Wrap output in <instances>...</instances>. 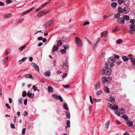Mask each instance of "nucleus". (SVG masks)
<instances>
[{"label": "nucleus", "instance_id": "nucleus-1", "mask_svg": "<svg viewBox=\"0 0 135 135\" xmlns=\"http://www.w3.org/2000/svg\"><path fill=\"white\" fill-rule=\"evenodd\" d=\"M118 11L119 13H123L125 14L128 13L130 11V9L127 6L125 7L122 8L121 7H119L118 9Z\"/></svg>", "mask_w": 135, "mask_h": 135}, {"label": "nucleus", "instance_id": "nucleus-2", "mask_svg": "<svg viewBox=\"0 0 135 135\" xmlns=\"http://www.w3.org/2000/svg\"><path fill=\"white\" fill-rule=\"evenodd\" d=\"M75 42L78 46L82 47L83 46V44L81 40L79 38L75 37Z\"/></svg>", "mask_w": 135, "mask_h": 135}, {"label": "nucleus", "instance_id": "nucleus-3", "mask_svg": "<svg viewBox=\"0 0 135 135\" xmlns=\"http://www.w3.org/2000/svg\"><path fill=\"white\" fill-rule=\"evenodd\" d=\"M111 71V69L109 68H106L105 69H103L102 70L103 74L108 75H109L110 74Z\"/></svg>", "mask_w": 135, "mask_h": 135}, {"label": "nucleus", "instance_id": "nucleus-4", "mask_svg": "<svg viewBox=\"0 0 135 135\" xmlns=\"http://www.w3.org/2000/svg\"><path fill=\"white\" fill-rule=\"evenodd\" d=\"M49 11L47 10V11L43 10L39 12L37 15V16L38 17H41L44 14H46Z\"/></svg>", "mask_w": 135, "mask_h": 135}, {"label": "nucleus", "instance_id": "nucleus-5", "mask_svg": "<svg viewBox=\"0 0 135 135\" xmlns=\"http://www.w3.org/2000/svg\"><path fill=\"white\" fill-rule=\"evenodd\" d=\"M130 30L128 32L130 33H133V31H135V25L133 24H131L130 27Z\"/></svg>", "mask_w": 135, "mask_h": 135}, {"label": "nucleus", "instance_id": "nucleus-6", "mask_svg": "<svg viewBox=\"0 0 135 135\" xmlns=\"http://www.w3.org/2000/svg\"><path fill=\"white\" fill-rule=\"evenodd\" d=\"M54 19L52 18L50 21L47 22L44 25L45 27H47L50 25L54 22Z\"/></svg>", "mask_w": 135, "mask_h": 135}, {"label": "nucleus", "instance_id": "nucleus-7", "mask_svg": "<svg viewBox=\"0 0 135 135\" xmlns=\"http://www.w3.org/2000/svg\"><path fill=\"white\" fill-rule=\"evenodd\" d=\"M115 61V58L113 57H110L108 60V62L110 64H112Z\"/></svg>", "mask_w": 135, "mask_h": 135}, {"label": "nucleus", "instance_id": "nucleus-8", "mask_svg": "<svg viewBox=\"0 0 135 135\" xmlns=\"http://www.w3.org/2000/svg\"><path fill=\"white\" fill-rule=\"evenodd\" d=\"M31 65L32 67L37 71H39V69L38 66L35 63H32Z\"/></svg>", "mask_w": 135, "mask_h": 135}, {"label": "nucleus", "instance_id": "nucleus-9", "mask_svg": "<svg viewBox=\"0 0 135 135\" xmlns=\"http://www.w3.org/2000/svg\"><path fill=\"white\" fill-rule=\"evenodd\" d=\"M117 21L119 24H123L125 22V21L124 20L123 18H120L118 19Z\"/></svg>", "mask_w": 135, "mask_h": 135}, {"label": "nucleus", "instance_id": "nucleus-10", "mask_svg": "<svg viewBox=\"0 0 135 135\" xmlns=\"http://www.w3.org/2000/svg\"><path fill=\"white\" fill-rule=\"evenodd\" d=\"M101 86L100 83L99 82H98L97 84L94 85V87L96 90H97L100 88Z\"/></svg>", "mask_w": 135, "mask_h": 135}, {"label": "nucleus", "instance_id": "nucleus-11", "mask_svg": "<svg viewBox=\"0 0 135 135\" xmlns=\"http://www.w3.org/2000/svg\"><path fill=\"white\" fill-rule=\"evenodd\" d=\"M127 125L129 127H131L133 126V122L132 121L130 120H128L126 121Z\"/></svg>", "mask_w": 135, "mask_h": 135}, {"label": "nucleus", "instance_id": "nucleus-12", "mask_svg": "<svg viewBox=\"0 0 135 135\" xmlns=\"http://www.w3.org/2000/svg\"><path fill=\"white\" fill-rule=\"evenodd\" d=\"M35 8L34 7H32L31 8L27 10V11L23 12V13L22 15H25L27 13L29 12L30 11H32L33 10V9H34Z\"/></svg>", "mask_w": 135, "mask_h": 135}, {"label": "nucleus", "instance_id": "nucleus-13", "mask_svg": "<svg viewBox=\"0 0 135 135\" xmlns=\"http://www.w3.org/2000/svg\"><path fill=\"white\" fill-rule=\"evenodd\" d=\"M24 76L26 78H30L32 79H34L32 77V75L31 74H25L24 75Z\"/></svg>", "mask_w": 135, "mask_h": 135}, {"label": "nucleus", "instance_id": "nucleus-14", "mask_svg": "<svg viewBox=\"0 0 135 135\" xmlns=\"http://www.w3.org/2000/svg\"><path fill=\"white\" fill-rule=\"evenodd\" d=\"M109 100L112 103H113L114 102H115V98L114 97L112 96H111L110 97Z\"/></svg>", "mask_w": 135, "mask_h": 135}, {"label": "nucleus", "instance_id": "nucleus-15", "mask_svg": "<svg viewBox=\"0 0 135 135\" xmlns=\"http://www.w3.org/2000/svg\"><path fill=\"white\" fill-rule=\"evenodd\" d=\"M128 56L131 60V62H132V64H135V63L134 62V61H135V59L132 58V55H128Z\"/></svg>", "mask_w": 135, "mask_h": 135}, {"label": "nucleus", "instance_id": "nucleus-16", "mask_svg": "<svg viewBox=\"0 0 135 135\" xmlns=\"http://www.w3.org/2000/svg\"><path fill=\"white\" fill-rule=\"evenodd\" d=\"M62 41L60 40H58L57 43V46L58 47L61 46L62 45Z\"/></svg>", "mask_w": 135, "mask_h": 135}, {"label": "nucleus", "instance_id": "nucleus-17", "mask_svg": "<svg viewBox=\"0 0 135 135\" xmlns=\"http://www.w3.org/2000/svg\"><path fill=\"white\" fill-rule=\"evenodd\" d=\"M27 96L28 97H30L31 98H33L34 95L33 94L31 93L30 91H28L27 93Z\"/></svg>", "mask_w": 135, "mask_h": 135}, {"label": "nucleus", "instance_id": "nucleus-18", "mask_svg": "<svg viewBox=\"0 0 135 135\" xmlns=\"http://www.w3.org/2000/svg\"><path fill=\"white\" fill-rule=\"evenodd\" d=\"M123 19H124V20H129L130 18L129 16L128 15H125L123 16Z\"/></svg>", "mask_w": 135, "mask_h": 135}, {"label": "nucleus", "instance_id": "nucleus-19", "mask_svg": "<svg viewBox=\"0 0 135 135\" xmlns=\"http://www.w3.org/2000/svg\"><path fill=\"white\" fill-rule=\"evenodd\" d=\"M58 47H59L57 46H56L55 45H54L52 48V52H54V51H57L58 50Z\"/></svg>", "mask_w": 135, "mask_h": 135}, {"label": "nucleus", "instance_id": "nucleus-20", "mask_svg": "<svg viewBox=\"0 0 135 135\" xmlns=\"http://www.w3.org/2000/svg\"><path fill=\"white\" fill-rule=\"evenodd\" d=\"M119 110L121 114H123L125 112V109L124 108H121L119 109Z\"/></svg>", "mask_w": 135, "mask_h": 135}, {"label": "nucleus", "instance_id": "nucleus-21", "mask_svg": "<svg viewBox=\"0 0 135 135\" xmlns=\"http://www.w3.org/2000/svg\"><path fill=\"white\" fill-rule=\"evenodd\" d=\"M117 3L116 2H113L111 4V6L112 7L115 8L117 6Z\"/></svg>", "mask_w": 135, "mask_h": 135}, {"label": "nucleus", "instance_id": "nucleus-22", "mask_svg": "<svg viewBox=\"0 0 135 135\" xmlns=\"http://www.w3.org/2000/svg\"><path fill=\"white\" fill-rule=\"evenodd\" d=\"M44 75L46 76L49 77L50 75V72L49 71H46Z\"/></svg>", "mask_w": 135, "mask_h": 135}, {"label": "nucleus", "instance_id": "nucleus-23", "mask_svg": "<svg viewBox=\"0 0 135 135\" xmlns=\"http://www.w3.org/2000/svg\"><path fill=\"white\" fill-rule=\"evenodd\" d=\"M104 91L105 92L107 93H109L110 92L109 89L108 87L106 86L104 88Z\"/></svg>", "mask_w": 135, "mask_h": 135}, {"label": "nucleus", "instance_id": "nucleus-24", "mask_svg": "<svg viewBox=\"0 0 135 135\" xmlns=\"http://www.w3.org/2000/svg\"><path fill=\"white\" fill-rule=\"evenodd\" d=\"M120 14L119 13L115 14L114 15V18L116 19H118L120 18Z\"/></svg>", "mask_w": 135, "mask_h": 135}, {"label": "nucleus", "instance_id": "nucleus-25", "mask_svg": "<svg viewBox=\"0 0 135 135\" xmlns=\"http://www.w3.org/2000/svg\"><path fill=\"white\" fill-rule=\"evenodd\" d=\"M48 90L49 92H53V88L50 86H48Z\"/></svg>", "mask_w": 135, "mask_h": 135}, {"label": "nucleus", "instance_id": "nucleus-26", "mask_svg": "<svg viewBox=\"0 0 135 135\" xmlns=\"http://www.w3.org/2000/svg\"><path fill=\"white\" fill-rule=\"evenodd\" d=\"M8 59V57L7 56L6 58V59H4L2 60L3 64H4L7 61Z\"/></svg>", "mask_w": 135, "mask_h": 135}, {"label": "nucleus", "instance_id": "nucleus-27", "mask_svg": "<svg viewBox=\"0 0 135 135\" xmlns=\"http://www.w3.org/2000/svg\"><path fill=\"white\" fill-rule=\"evenodd\" d=\"M122 117L126 120H127L129 119L128 117L126 114L122 115Z\"/></svg>", "mask_w": 135, "mask_h": 135}, {"label": "nucleus", "instance_id": "nucleus-28", "mask_svg": "<svg viewBox=\"0 0 135 135\" xmlns=\"http://www.w3.org/2000/svg\"><path fill=\"white\" fill-rule=\"evenodd\" d=\"M110 123V121L109 120H108L107 121V122H106V124H105V126L106 128L107 129H108L109 126V124Z\"/></svg>", "mask_w": 135, "mask_h": 135}, {"label": "nucleus", "instance_id": "nucleus-29", "mask_svg": "<svg viewBox=\"0 0 135 135\" xmlns=\"http://www.w3.org/2000/svg\"><path fill=\"white\" fill-rule=\"evenodd\" d=\"M102 93V90H100L99 91H98L96 93V95L97 96L101 94Z\"/></svg>", "mask_w": 135, "mask_h": 135}, {"label": "nucleus", "instance_id": "nucleus-30", "mask_svg": "<svg viewBox=\"0 0 135 135\" xmlns=\"http://www.w3.org/2000/svg\"><path fill=\"white\" fill-rule=\"evenodd\" d=\"M63 107L66 110H68L69 108L67 104L66 103H64L63 104Z\"/></svg>", "mask_w": 135, "mask_h": 135}, {"label": "nucleus", "instance_id": "nucleus-31", "mask_svg": "<svg viewBox=\"0 0 135 135\" xmlns=\"http://www.w3.org/2000/svg\"><path fill=\"white\" fill-rule=\"evenodd\" d=\"M106 81L107 83L110 82L111 80V78L110 77H108L107 78H106Z\"/></svg>", "mask_w": 135, "mask_h": 135}, {"label": "nucleus", "instance_id": "nucleus-32", "mask_svg": "<svg viewBox=\"0 0 135 135\" xmlns=\"http://www.w3.org/2000/svg\"><path fill=\"white\" fill-rule=\"evenodd\" d=\"M123 42V41L121 39H119L116 42L118 44H120L122 43Z\"/></svg>", "mask_w": 135, "mask_h": 135}, {"label": "nucleus", "instance_id": "nucleus-33", "mask_svg": "<svg viewBox=\"0 0 135 135\" xmlns=\"http://www.w3.org/2000/svg\"><path fill=\"white\" fill-rule=\"evenodd\" d=\"M112 108L113 109H118V108L117 105H114L112 107Z\"/></svg>", "mask_w": 135, "mask_h": 135}, {"label": "nucleus", "instance_id": "nucleus-34", "mask_svg": "<svg viewBox=\"0 0 135 135\" xmlns=\"http://www.w3.org/2000/svg\"><path fill=\"white\" fill-rule=\"evenodd\" d=\"M122 59L124 61H127L129 59V58L126 56H123Z\"/></svg>", "mask_w": 135, "mask_h": 135}, {"label": "nucleus", "instance_id": "nucleus-35", "mask_svg": "<svg viewBox=\"0 0 135 135\" xmlns=\"http://www.w3.org/2000/svg\"><path fill=\"white\" fill-rule=\"evenodd\" d=\"M66 114L67 118L69 119L70 117V114L69 112L68 111L66 112Z\"/></svg>", "mask_w": 135, "mask_h": 135}, {"label": "nucleus", "instance_id": "nucleus-36", "mask_svg": "<svg viewBox=\"0 0 135 135\" xmlns=\"http://www.w3.org/2000/svg\"><path fill=\"white\" fill-rule=\"evenodd\" d=\"M106 79L105 77H103L102 78V81L103 83H105L106 81Z\"/></svg>", "mask_w": 135, "mask_h": 135}, {"label": "nucleus", "instance_id": "nucleus-37", "mask_svg": "<svg viewBox=\"0 0 135 135\" xmlns=\"http://www.w3.org/2000/svg\"><path fill=\"white\" fill-rule=\"evenodd\" d=\"M118 3L119 4H122L124 2L123 0H118Z\"/></svg>", "mask_w": 135, "mask_h": 135}, {"label": "nucleus", "instance_id": "nucleus-38", "mask_svg": "<svg viewBox=\"0 0 135 135\" xmlns=\"http://www.w3.org/2000/svg\"><path fill=\"white\" fill-rule=\"evenodd\" d=\"M92 108V106L90 105H89V111L88 113V114H89L90 113L91 110V109Z\"/></svg>", "mask_w": 135, "mask_h": 135}, {"label": "nucleus", "instance_id": "nucleus-39", "mask_svg": "<svg viewBox=\"0 0 135 135\" xmlns=\"http://www.w3.org/2000/svg\"><path fill=\"white\" fill-rule=\"evenodd\" d=\"M33 88L34 89V90L35 91L36 90H37L38 91H39V90L37 89V87H36V86L35 85H33Z\"/></svg>", "mask_w": 135, "mask_h": 135}, {"label": "nucleus", "instance_id": "nucleus-40", "mask_svg": "<svg viewBox=\"0 0 135 135\" xmlns=\"http://www.w3.org/2000/svg\"><path fill=\"white\" fill-rule=\"evenodd\" d=\"M58 96L56 94H53L52 95V97H53V98L56 99H58Z\"/></svg>", "mask_w": 135, "mask_h": 135}, {"label": "nucleus", "instance_id": "nucleus-41", "mask_svg": "<svg viewBox=\"0 0 135 135\" xmlns=\"http://www.w3.org/2000/svg\"><path fill=\"white\" fill-rule=\"evenodd\" d=\"M58 99L61 102H63V99L60 95L58 96Z\"/></svg>", "mask_w": 135, "mask_h": 135}, {"label": "nucleus", "instance_id": "nucleus-42", "mask_svg": "<svg viewBox=\"0 0 135 135\" xmlns=\"http://www.w3.org/2000/svg\"><path fill=\"white\" fill-rule=\"evenodd\" d=\"M6 106L7 107V109H11V107L9 104L7 103L6 104Z\"/></svg>", "mask_w": 135, "mask_h": 135}, {"label": "nucleus", "instance_id": "nucleus-43", "mask_svg": "<svg viewBox=\"0 0 135 135\" xmlns=\"http://www.w3.org/2000/svg\"><path fill=\"white\" fill-rule=\"evenodd\" d=\"M66 124L68 127H70V121L69 120H67Z\"/></svg>", "mask_w": 135, "mask_h": 135}, {"label": "nucleus", "instance_id": "nucleus-44", "mask_svg": "<svg viewBox=\"0 0 135 135\" xmlns=\"http://www.w3.org/2000/svg\"><path fill=\"white\" fill-rule=\"evenodd\" d=\"M63 47L64 48V49L66 50V49H69V45H65L63 46Z\"/></svg>", "mask_w": 135, "mask_h": 135}, {"label": "nucleus", "instance_id": "nucleus-45", "mask_svg": "<svg viewBox=\"0 0 135 135\" xmlns=\"http://www.w3.org/2000/svg\"><path fill=\"white\" fill-rule=\"evenodd\" d=\"M62 86L64 87L65 89H67L69 88L70 87V85H62Z\"/></svg>", "mask_w": 135, "mask_h": 135}, {"label": "nucleus", "instance_id": "nucleus-46", "mask_svg": "<svg viewBox=\"0 0 135 135\" xmlns=\"http://www.w3.org/2000/svg\"><path fill=\"white\" fill-rule=\"evenodd\" d=\"M26 47V45H25L23 46L22 47H21L19 49V50L20 51H21L23 50V49H24Z\"/></svg>", "mask_w": 135, "mask_h": 135}, {"label": "nucleus", "instance_id": "nucleus-47", "mask_svg": "<svg viewBox=\"0 0 135 135\" xmlns=\"http://www.w3.org/2000/svg\"><path fill=\"white\" fill-rule=\"evenodd\" d=\"M22 94L23 97H25L27 95L26 92L25 91H23L22 92Z\"/></svg>", "mask_w": 135, "mask_h": 135}, {"label": "nucleus", "instance_id": "nucleus-48", "mask_svg": "<svg viewBox=\"0 0 135 135\" xmlns=\"http://www.w3.org/2000/svg\"><path fill=\"white\" fill-rule=\"evenodd\" d=\"M104 33H105L104 34V36L105 37H107V34L108 33V31H105L103 32Z\"/></svg>", "mask_w": 135, "mask_h": 135}, {"label": "nucleus", "instance_id": "nucleus-49", "mask_svg": "<svg viewBox=\"0 0 135 135\" xmlns=\"http://www.w3.org/2000/svg\"><path fill=\"white\" fill-rule=\"evenodd\" d=\"M11 16H12L10 14H9L8 15H5L4 16V17L5 18H7L8 17H10Z\"/></svg>", "mask_w": 135, "mask_h": 135}, {"label": "nucleus", "instance_id": "nucleus-50", "mask_svg": "<svg viewBox=\"0 0 135 135\" xmlns=\"http://www.w3.org/2000/svg\"><path fill=\"white\" fill-rule=\"evenodd\" d=\"M60 51L63 54H65L66 52V50L65 49H61L60 50Z\"/></svg>", "mask_w": 135, "mask_h": 135}, {"label": "nucleus", "instance_id": "nucleus-51", "mask_svg": "<svg viewBox=\"0 0 135 135\" xmlns=\"http://www.w3.org/2000/svg\"><path fill=\"white\" fill-rule=\"evenodd\" d=\"M94 101H95L96 102H99L101 101V99H94Z\"/></svg>", "mask_w": 135, "mask_h": 135}, {"label": "nucleus", "instance_id": "nucleus-52", "mask_svg": "<svg viewBox=\"0 0 135 135\" xmlns=\"http://www.w3.org/2000/svg\"><path fill=\"white\" fill-rule=\"evenodd\" d=\"M26 129L25 128H23L22 131V135H24L25 133Z\"/></svg>", "mask_w": 135, "mask_h": 135}, {"label": "nucleus", "instance_id": "nucleus-53", "mask_svg": "<svg viewBox=\"0 0 135 135\" xmlns=\"http://www.w3.org/2000/svg\"><path fill=\"white\" fill-rule=\"evenodd\" d=\"M130 22L131 23V24H134L135 23V20L134 19H131L130 20Z\"/></svg>", "mask_w": 135, "mask_h": 135}, {"label": "nucleus", "instance_id": "nucleus-54", "mask_svg": "<svg viewBox=\"0 0 135 135\" xmlns=\"http://www.w3.org/2000/svg\"><path fill=\"white\" fill-rule=\"evenodd\" d=\"M11 127L13 129H15V128L14 125L12 123H11Z\"/></svg>", "mask_w": 135, "mask_h": 135}, {"label": "nucleus", "instance_id": "nucleus-55", "mask_svg": "<svg viewBox=\"0 0 135 135\" xmlns=\"http://www.w3.org/2000/svg\"><path fill=\"white\" fill-rule=\"evenodd\" d=\"M115 113L117 114L118 116H119L120 115V112H119L118 111H116L115 112Z\"/></svg>", "mask_w": 135, "mask_h": 135}, {"label": "nucleus", "instance_id": "nucleus-56", "mask_svg": "<svg viewBox=\"0 0 135 135\" xmlns=\"http://www.w3.org/2000/svg\"><path fill=\"white\" fill-rule=\"evenodd\" d=\"M67 75V74L66 73H64L62 76L63 78L66 77Z\"/></svg>", "mask_w": 135, "mask_h": 135}, {"label": "nucleus", "instance_id": "nucleus-57", "mask_svg": "<svg viewBox=\"0 0 135 135\" xmlns=\"http://www.w3.org/2000/svg\"><path fill=\"white\" fill-rule=\"evenodd\" d=\"M22 100H23L22 99H19V100H18V102H19V104H21L22 103Z\"/></svg>", "mask_w": 135, "mask_h": 135}, {"label": "nucleus", "instance_id": "nucleus-58", "mask_svg": "<svg viewBox=\"0 0 135 135\" xmlns=\"http://www.w3.org/2000/svg\"><path fill=\"white\" fill-rule=\"evenodd\" d=\"M27 59V57H23L21 60V61H24Z\"/></svg>", "mask_w": 135, "mask_h": 135}, {"label": "nucleus", "instance_id": "nucleus-59", "mask_svg": "<svg viewBox=\"0 0 135 135\" xmlns=\"http://www.w3.org/2000/svg\"><path fill=\"white\" fill-rule=\"evenodd\" d=\"M53 64L54 66H56V61L55 60H54V61Z\"/></svg>", "mask_w": 135, "mask_h": 135}, {"label": "nucleus", "instance_id": "nucleus-60", "mask_svg": "<svg viewBox=\"0 0 135 135\" xmlns=\"http://www.w3.org/2000/svg\"><path fill=\"white\" fill-rule=\"evenodd\" d=\"M47 3H44L42 4L41 6L42 7V8H43L47 4Z\"/></svg>", "mask_w": 135, "mask_h": 135}, {"label": "nucleus", "instance_id": "nucleus-61", "mask_svg": "<svg viewBox=\"0 0 135 135\" xmlns=\"http://www.w3.org/2000/svg\"><path fill=\"white\" fill-rule=\"evenodd\" d=\"M12 0H7L6 1V2L8 4H9L12 2Z\"/></svg>", "mask_w": 135, "mask_h": 135}, {"label": "nucleus", "instance_id": "nucleus-62", "mask_svg": "<svg viewBox=\"0 0 135 135\" xmlns=\"http://www.w3.org/2000/svg\"><path fill=\"white\" fill-rule=\"evenodd\" d=\"M27 102V99H25L24 101V104L25 105H26Z\"/></svg>", "mask_w": 135, "mask_h": 135}, {"label": "nucleus", "instance_id": "nucleus-63", "mask_svg": "<svg viewBox=\"0 0 135 135\" xmlns=\"http://www.w3.org/2000/svg\"><path fill=\"white\" fill-rule=\"evenodd\" d=\"M43 39V37H38L37 38V39L39 41Z\"/></svg>", "mask_w": 135, "mask_h": 135}, {"label": "nucleus", "instance_id": "nucleus-64", "mask_svg": "<svg viewBox=\"0 0 135 135\" xmlns=\"http://www.w3.org/2000/svg\"><path fill=\"white\" fill-rule=\"evenodd\" d=\"M23 19H20L17 22V23H21L23 20Z\"/></svg>", "mask_w": 135, "mask_h": 135}]
</instances>
